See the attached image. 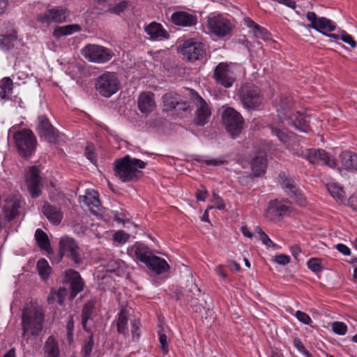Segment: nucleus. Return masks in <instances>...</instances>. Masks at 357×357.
Instances as JSON below:
<instances>
[{"label":"nucleus","mask_w":357,"mask_h":357,"mask_svg":"<svg viewBox=\"0 0 357 357\" xmlns=\"http://www.w3.org/2000/svg\"><path fill=\"white\" fill-rule=\"evenodd\" d=\"M43 213L48 220L53 225H58L62 220L63 213L61 208L55 206L50 205L47 202H45L43 206Z\"/></svg>","instance_id":"obj_26"},{"label":"nucleus","mask_w":357,"mask_h":357,"mask_svg":"<svg viewBox=\"0 0 357 357\" xmlns=\"http://www.w3.org/2000/svg\"><path fill=\"white\" fill-rule=\"evenodd\" d=\"M138 107L142 113L149 114L155 107L154 94L153 93H142L138 98Z\"/></svg>","instance_id":"obj_27"},{"label":"nucleus","mask_w":357,"mask_h":357,"mask_svg":"<svg viewBox=\"0 0 357 357\" xmlns=\"http://www.w3.org/2000/svg\"><path fill=\"white\" fill-rule=\"evenodd\" d=\"M293 106L292 98L289 96H282L277 101L276 110L280 121L286 120L291 114V108Z\"/></svg>","instance_id":"obj_23"},{"label":"nucleus","mask_w":357,"mask_h":357,"mask_svg":"<svg viewBox=\"0 0 357 357\" xmlns=\"http://www.w3.org/2000/svg\"><path fill=\"white\" fill-rule=\"evenodd\" d=\"M13 139L21 156L29 158L34 153L37 140L31 130L25 128L15 132Z\"/></svg>","instance_id":"obj_4"},{"label":"nucleus","mask_w":357,"mask_h":357,"mask_svg":"<svg viewBox=\"0 0 357 357\" xmlns=\"http://www.w3.org/2000/svg\"><path fill=\"white\" fill-rule=\"evenodd\" d=\"M129 234H126L123 231H118L113 235L114 241L120 243H124L127 242L129 239Z\"/></svg>","instance_id":"obj_52"},{"label":"nucleus","mask_w":357,"mask_h":357,"mask_svg":"<svg viewBox=\"0 0 357 357\" xmlns=\"http://www.w3.org/2000/svg\"><path fill=\"white\" fill-rule=\"evenodd\" d=\"M222 123L229 135L235 138L243 129L244 119L241 114L231 107H227L222 113Z\"/></svg>","instance_id":"obj_8"},{"label":"nucleus","mask_w":357,"mask_h":357,"mask_svg":"<svg viewBox=\"0 0 357 357\" xmlns=\"http://www.w3.org/2000/svg\"><path fill=\"white\" fill-rule=\"evenodd\" d=\"M340 39L349 44L351 47L354 48L356 46V43L352 38V36L347 33L345 31H342L340 33Z\"/></svg>","instance_id":"obj_55"},{"label":"nucleus","mask_w":357,"mask_h":357,"mask_svg":"<svg viewBox=\"0 0 357 357\" xmlns=\"http://www.w3.org/2000/svg\"><path fill=\"white\" fill-rule=\"evenodd\" d=\"M308 268L315 273H320L322 271L321 259L317 257L311 258L307 263Z\"/></svg>","instance_id":"obj_44"},{"label":"nucleus","mask_w":357,"mask_h":357,"mask_svg":"<svg viewBox=\"0 0 357 357\" xmlns=\"http://www.w3.org/2000/svg\"><path fill=\"white\" fill-rule=\"evenodd\" d=\"M212 202L213 204V205L212 206L213 208L215 207L220 210L224 209L225 208L223 199L218 194L215 192L213 193Z\"/></svg>","instance_id":"obj_56"},{"label":"nucleus","mask_w":357,"mask_h":357,"mask_svg":"<svg viewBox=\"0 0 357 357\" xmlns=\"http://www.w3.org/2000/svg\"><path fill=\"white\" fill-rule=\"evenodd\" d=\"M170 271L167 261L158 256V284L170 277Z\"/></svg>","instance_id":"obj_31"},{"label":"nucleus","mask_w":357,"mask_h":357,"mask_svg":"<svg viewBox=\"0 0 357 357\" xmlns=\"http://www.w3.org/2000/svg\"><path fill=\"white\" fill-rule=\"evenodd\" d=\"M306 18L310 22L307 27L313 29L324 35L335 29V24L332 20L324 17H318L314 12L308 11L306 13Z\"/></svg>","instance_id":"obj_14"},{"label":"nucleus","mask_w":357,"mask_h":357,"mask_svg":"<svg viewBox=\"0 0 357 357\" xmlns=\"http://www.w3.org/2000/svg\"><path fill=\"white\" fill-rule=\"evenodd\" d=\"M169 33L163 28L162 24L158 23V38L168 39Z\"/></svg>","instance_id":"obj_64"},{"label":"nucleus","mask_w":357,"mask_h":357,"mask_svg":"<svg viewBox=\"0 0 357 357\" xmlns=\"http://www.w3.org/2000/svg\"><path fill=\"white\" fill-rule=\"evenodd\" d=\"M26 182L31 196L33 198L38 197L41 193L42 183L37 167L33 166L29 168L26 175Z\"/></svg>","instance_id":"obj_18"},{"label":"nucleus","mask_w":357,"mask_h":357,"mask_svg":"<svg viewBox=\"0 0 357 357\" xmlns=\"http://www.w3.org/2000/svg\"><path fill=\"white\" fill-rule=\"evenodd\" d=\"M17 36L15 33L8 35H1L0 36V49L3 51L10 50L14 47V43L16 40Z\"/></svg>","instance_id":"obj_39"},{"label":"nucleus","mask_w":357,"mask_h":357,"mask_svg":"<svg viewBox=\"0 0 357 357\" xmlns=\"http://www.w3.org/2000/svg\"><path fill=\"white\" fill-rule=\"evenodd\" d=\"M333 331L338 335H343L347 332V325L341 321H335L332 325Z\"/></svg>","instance_id":"obj_46"},{"label":"nucleus","mask_w":357,"mask_h":357,"mask_svg":"<svg viewBox=\"0 0 357 357\" xmlns=\"http://www.w3.org/2000/svg\"><path fill=\"white\" fill-rule=\"evenodd\" d=\"M159 342L161 345V349L163 355H166L169 352V344L167 342V337L165 334L161 333L159 335Z\"/></svg>","instance_id":"obj_57"},{"label":"nucleus","mask_w":357,"mask_h":357,"mask_svg":"<svg viewBox=\"0 0 357 357\" xmlns=\"http://www.w3.org/2000/svg\"><path fill=\"white\" fill-rule=\"evenodd\" d=\"M37 132L40 138L49 143L55 144L58 141V130L50 123L45 116H40L38 119Z\"/></svg>","instance_id":"obj_16"},{"label":"nucleus","mask_w":357,"mask_h":357,"mask_svg":"<svg viewBox=\"0 0 357 357\" xmlns=\"http://www.w3.org/2000/svg\"><path fill=\"white\" fill-rule=\"evenodd\" d=\"M282 185L289 195H291L292 193H296V190L298 189L294 183V180L288 177H285L283 179Z\"/></svg>","instance_id":"obj_43"},{"label":"nucleus","mask_w":357,"mask_h":357,"mask_svg":"<svg viewBox=\"0 0 357 357\" xmlns=\"http://www.w3.org/2000/svg\"><path fill=\"white\" fill-rule=\"evenodd\" d=\"M35 238L38 247L45 251L51 249L50 242L45 232L41 229H37L35 231Z\"/></svg>","instance_id":"obj_35"},{"label":"nucleus","mask_w":357,"mask_h":357,"mask_svg":"<svg viewBox=\"0 0 357 357\" xmlns=\"http://www.w3.org/2000/svg\"><path fill=\"white\" fill-rule=\"evenodd\" d=\"M129 310L126 309H121L119 312L118 319L116 320L117 331L119 333H128V321L129 320Z\"/></svg>","instance_id":"obj_34"},{"label":"nucleus","mask_w":357,"mask_h":357,"mask_svg":"<svg viewBox=\"0 0 357 357\" xmlns=\"http://www.w3.org/2000/svg\"><path fill=\"white\" fill-rule=\"evenodd\" d=\"M43 349L44 357H61L59 342L52 335L47 338Z\"/></svg>","instance_id":"obj_28"},{"label":"nucleus","mask_w":357,"mask_h":357,"mask_svg":"<svg viewBox=\"0 0 357 357\" xmlns=\"http://www.w3.org/2000/svg\"><path fill=\"white\" fill-rule=\"evenodd\" d=\"M81 30L79 25L73 24L62 26H56L53 31V36L57 39L61 37L71 35Z\"/></svg>","instance_id":"obj_32"},{"label":"nucleus","mask_w":357,"mask_h":357,"mask_svg":"<svg viewBox=\"0 0 357 357\" xmlns=\"http://www.w3.org/2000/svg\"><path fill=\"white\" fill-rule=\"evenodd\" d=\"M20 207V202L16 199L6 201L3 206L5 219L8 222L13 220L19 214Z\"/></svg>","instance_id":"obj_30"},{"label":"nucleus","mask_w":357,"mask_h":357,"mask_svg":"<svg viewBox=\"0 0 357 357\" xmlns=\"http://www.w3.org/2000/svg\"><path fill=\"white\" fill-rule=\"evenodd\" d=\"M207 28L210 33L218 37L229 35L232 29L231 21L222 15L207 17Z\"/></svg>","instance_id":"obj_11"},{"label":"nucleus","mask_w":357,"mask_h":357,"mask_svg":"<svg viewBox=\"0 0 357 357\" xmlns=\"http://www.w3.org/2000/svg\"><path fill=\"white\" fill-rule=\"evenodd\" d=\"M0 98L5 99L8 95L11 94L13 92V80L8 77L3 78L0 80Z\"/></svg>","instance_id":"obj_37"},{"label":"nucleus","mask_w":357,"mask_h":357,"mask_svg":"<svg viewBox=\"0 0 357 357\" xmlns=\"http://www.w3.org/2000/svg\"><path fill=\"white\" fill-rule=\"evenodd\" d=\"M179 96L175 93H167L162 97L164 109L172 110L175 105L178 103Z\"/></svg>","instance_id":"obj_38"},{"label":"nucleus","mask_w":357,"mask_h":357,"mask_svg":"<svg viewBox=\"0 0 357 357\" xmlns=\"http://www.w3.org/2000/svg\"><path fill=\"white\" fill-rule=\"evenodd\" d=\"M198 162L204 163L206 165L219 166L227 163V160L224 158H214L210 160H197Z\"/></svg>","instance_id":"obj_49"},{"label":"nucleus","mask_w":357,"mask_h":357,"mask_svg":"<svg viewBox=\"0 0 357 357\" xmlns=\"http://www.w3.org/2000/svg\"><path fill=\"white\" fill-rule=\"evenodd\" d=\"M208 191L204 185H201L196 192V198L197 201L204 202L206 199Z\"/></svg>","instance_id":"obj_60"},{"label":"nucleus","mask_w":357,"mask_h":357,"mask_svg":"<svg viewBox=\"0 0 357 357\" xmlns=\"http://www.w3.org/2000/svg\"><path fill=\"white\" fill-rule=\"evenodd\" d=\"M131 324V333L133 337H139V321L135 319L130 321Z\"/></svg>","instance_id":"obj_63"},{"label":"nucleus","mask_w":357,"mask_h":357,"mask_svg":"<svg viewBox=\"0 0 357 357\" xmlns=\"http://www.w3.org/2000/svg\"><path fill=\"white\" fill-rule=\"evenodd\" d=\"M67 295V290L65 288H60L58 291H51L50 296H48V302L50 303L54 301L60 305H63L64 298Z\"/></svg>","instance_id":"obj_42"},{"label":"nucleus","mask_w":357,"mask_h":357,"mask_svg":"<svg viewBox=\"0 0 357 357\" xmlns=\"http://www.w3.org/2000/svg\"><path fill=\"white\" fill-rule=\"evenodd\" d=\"M178 52L190 61L200 60L205 54L204 45L195 38H190L178 46Z\"/></svg>","instance_id":"obj_10"},{"label":"nucleus","mask_w":357,"mask_h":357,"mask_svg":"<svg viewBox=\"0 0 357 357\" xmlns=\"http://www.w3.org/2000/svg\"><path fill=\"white\" fill-rule=\"evenodd\" d=\"M146 163L137 158H131L127 155L114 162L115 176L123 182H129L134 180L139 169H144Z\"/></svg>","instance_id":"obj_2"},{"label":"nucleus","mask_w":357,"mask_h":357,"mask_svg":"<svg viewBox=\"0 0 357 357\" xmlns=\"http://www.w3.org/2000/svg\"><path fill=\"white\" fill-rule=\"evenodd\" d=\"M268 127L271 130V134L275 135L282 144H287L296 137L293 132L286 128H281V126L276 123L273 122L270 123L268 125Z\"/></svg>","instance_id":"obj_22"},{"label":"nucleus","mask_w":357,"mask_h":357,"mask_svg":"<svg viewBox=\"0 0 357 357\" xmlns=\"http://www.w3.org/2000/svg\"><path fill=\"white\" fill-rule=\"evenodd\" d=\"M145 31L150 36V38L153 40L156 39V22H151L145 27Z\"/></svg>","instance_id":"obj_58"},{"label":"nucleus","mask_w":357,"mask_h":357,"mask_svg":"<svg viewBox=\"0 0 357 357\" xmlns=\"http://www.w3.org/2000/svg\"><path fill=\"white\" fill-rule=\"evenodd\" d=\"M190 108V105L188 102L183 101L179 96V99L178 103L175 105V107L173 108L176 112H179L181 111H188Z\"/></svg>","instance_id":"obj_59"},{"label":"nucleus","mask_w":357,"mask_h":357,"mask_svg":"<svg viewBox=\"0 0 357 357\" xmlns=\"http://www.w3.org/2000/svg\"><path fill=\"white\" fill-rule=\"evenodd\" d=\"M213 78L225 88L231 87L235 82L234 73L228 63L221 62L214 69Z\"/></svg>","instance_id":"obj_15"},{"label":"nucleus","mask_w":357,"mask_h":357,"mask_svg":"<svg viewBox=\"0 0 357 357\" xmlns=\"http://www.w3.org/2000/svg\"><path fill=\"white\" fill-rule=\"evenodd\" d=\"M295 316L298 321H300L304 324L310 325L312 322V319L310 317V316L302 311H296L295 313Z\"/></svg>","instance_id":"obj_53"},{"label":"nucleus","mask_w":357,"mask_h":357,"mask_svg":"<svg viewBox=\"0 0 357 357\" xmlns=\"http://www.w3.org/2000/svg\"><path fill=\"white\" fill-rule=\"evenodd\" d=\"M94 341L93 335H91L89 340L86 342L82 349V353L84 357H89L93 348Z\"/></svg>","instance_id":"obj_47"},{"label":"nucleus","mask_w":357,"mask_h":357,"mask_svg":"<svg viewBox=\"0 0 357 357\" xmlns=\"http://www.w3.org/2000/svg\"><path fill=\"white\" fill-rule=\"evenodd\" d=\"M239 98L243 106L248 110L257 109L263 102V93L261 89L252 83H246L241 86Z\"/></svg>","instance_id":"obj_3"},{"label":"nucleus","mask_w":357,"mask_h":357,"mask_svg":"<svg viewBox=\"0 0 357 357\" xmlns=\"http://www.w3.org/2000/svg\"><path fill=\"white\" fill-rule=\"evenodd\" d=\"M172 22L179 26L191 27L197 24V17L185 11H176L171 16Z\"/></svg>","instance_id":"obj_20"},{"label":"nucleus","mask_w":357,"mask_h":357,"mask_svg":"<svg viewBox=\"0 0 357 357\" xmlns=\"http://www.w3.org/2000/svg\"><path fill=\"white\" fill-rule=\"evenodd\" d=\"M339 158L344 169L357 172V154L356 153L351 151H344L340 154Z\"/></svg>","instance_id":"obj_24"},{"label":"nucleus","mask_w":357,"mask_h":357,"mask_svg":"<svg viewBox=\"0 0 357 357\" xmlns=\"http://www.w3.org/2000/svg\"><path fill=\"white\" fill-rule=\"evenodd\" d=\"M275 261L280 265H287L290 261V257L288 255L280 254L275 257Z\"/></svg>","instance_id":"obj_62"},{"label":"nucleus","mask_w":357,"mask_h":357,"mask_svg":"<svg viewBox=\"0 0 357 357\" xmlns=\"http://www.w3.org/2000/svg\"><path fill=\"white\" fill-rule=\"evenodd\" d=\"M251 167L255 176L263 174L266 169V159L264 152H259L253 158Z\"/></svg>","instance_id":"obj_29"},{"label":"nucleus","mask_w":357,"mask_h":357,"mask_svg":"<svg viewBox=\"0 0 357 357\" xmlns=\"http://www.w3.org/2000/svg\"><path fill=\"white\" fill-rule=\"evenodd\" d=\"M44 312L41 307L29 306L24 308L22 314V341L29 344L36 339L43 328Z\"/></svg>","instance_id":"obj_1"},{"label":"nucleus","mask_w":357,"mask_h":357,"mask_svg":"<svg viewBox=\"0 0 357 357\" xmlns=\"http://www.w3.org/2000/svg\"><path fill=\"white\" fill-rule=\"evenodd\" d=\"M186 301L190 305V307L195 312H201L202 310L204 309L202 305L199 303V301L197 298H187Z\"/></svg>","instance_id":"obj_54"},{"label":"nucleus","mask_w":357,"mask_h":357,"mask_svg":"<svg viewBox=\"0 0 357 357\" xmlns=\"http://www.w3.org/2000/svg\"><path fill=\"white\" fill-rule=\"evenodd\" d=\"M289 196L294 198L298 205L303 206L306 204V199L303 197L298 189L296 190V193H292Z\"/></svg>","instance_id":"obj_61"},{"label":"nucleus","mask_w":357,"mask_h":357,"mask_svg":"<svg viewBox=\"0 0 357 357\" xmlns=\"http://www.w3.org/2000/svg\"><path fill=\"white\" fill-rule=\"evenodd\" d=\"M66 278L70 283V298L73 299L79 292L82 291L84 287L83 281L79 273L73 270H68L66 272Z\"/></svg>","instance_id":"obj_21"},{"label":"nucleus","mask_w":357,"mask_h":357,"mask_svg":"<svg viewBox=\"0 0 357 357\" xmlns=\"http://www.w3.org/2000/svg\"><path fill=\"white\" fill-rule=\"evenodd\" d=\"M327 189L331 195L336 199L337 202H342L344 197V192L341 187L335 183H329L327 185Z\"/></svg>","instance_id":"obj_40"},{"label":"nucleus","mask_w":357,"mask_h":357,"mask_svg":"<svg viewBox=\"0 0 357 357\" xmlns=\"http://www.w3.org/2000/svg\"><path fill=\"white\" fill-rule=\"evenodd\" d=\"M286 120L289 121V125L301 132H307L310 129L306 116L300 112L292 113Z\"/></svg>","instance_id":"obj_25"},{"label":"nucleus","mask_w":357,"mask_h":357,"mask_svg":"<svg viewBox=\"0 0 357 357\" xmlns=\"http://www.w3.org/2000/svg\"><path fill=\"white\" fill-rule=\"evenodd\" d=\"M59 252L75 264L82 263L83 252L75 239L68 236L61 237L59 241Z\"/></svg>","instance_id":"obj_9"},{"label":"nucleus","mask_w":357,"mask_h":357,"mask_svg":"<svg viewBox=\"0 0 357 357\" xmlns=\"http://www.w3.org/2000/svg\"><path fill=\"white\" fill-rule=\"evenodd\" d=\"M84 202L89 210L94 214H97L100 210V202L96 196V192H89L84 197Z\"/></svg>","instance_id":"obj_33"},{"label":"nucleus","mask_w":357,"mask_h":357,"mask_svg":"<svg viewBox=\"0 0 357 357\" xmlns=\"http://www.w3.org/2000/svg\"><path fill=\"white\" fill-rule=\"evenodd\" d=\"M37 270L40 276L43 279L46 280L51 273V268L45 259H40L37 263Z\"/></svg>","instance_id":"obj_41"},{"label":"nucleus","mask_w":357,"mask_h":357,"mask_svg":"<svg viewBox=\"0 0 357 357\" xmlns=\"http://www.w3.org/2000/svg\"><path fill=\"white\" fill-rule=\"evenodd\" d=\"M94 309V304L92 302H87L83 307L82 311V324L84 330L89 331L87 327V322L91 319V316Z\"/></svg>","instance_id":"obj_36"},{"label":"nucleus","mask_w":357,"mask_h":357,"mask_svg":"<svg viewBox=\"0 0 357 357\" xmlns=\"http://www.w3.org/2000/svg\"><path fill=\"white\" fill-rule=\"evenodd\" d=\"M94 151V146L91 144L87 145L85 148V155L93 164H96L97 162L96 154Z\"/></svg>","instance_id":"obj_50"},{"label":"nucleus","mask_w":357,"mask_h":357,"mask_svg":"<svg viewBox=\"0 0 357 357\" xmlns=\"http://www.w3.org/2000/svg\"><path fill=\"white\" fill-rule=\"evenodd\" d=\"M128 254L144 263L149 269L156 271V255L154 251L145 244L139 242L135 243L128 248Z\"/></svg>","instance_id":"obj_7"},{"label":"nucleus","mask_w":357,"mask_h":357,"mask_svg":"<svg viewBox=\"0 0 357 357\" xmlns=\"http://www.w3.org/2000/svg\"><path fill=\"white\" fill-rule=\"evenodd\" d=\"M66 10L61 7H54L38 15L37 20L44 24L61 23L66 20Z\"/></svg>","instance_id":"obj_17"},{"label":"nucleus","mask_w":357,"mask_h":357,"mask_svg":"<svg viewBox=\"0 0 357 357\" xmlns=\"http://www.w3.org/2000/svg\"><path fill=\"white\" fill-rule=\"evenodd\" d=\"M254 34L256 37L260 38L264 40L271 39V33L260 25L257 26V29L254 31Z\"/></svg>","instance_id":"obj_48"},{"label":"nucleus","mask_w":357,"mask_h":357,"mask_svg":"<svg viewBox=\"0 0 357 357\" xmlns=\"http://www.w3.org/2000/svg\"><path fill=\"white\" fill-rule=\"evenodd\" d=\"M80 52L86 60L96 63H105L114 56L111 49L96 44H87Z\"/></svg>","instance_id":"obj_5"},{"label":"nucleus","mask_w":357,"mask_h":357,"mask_svg":"<svg viewBox=\"0 0 357 357\" xmlns=\"http://www.w3.org/2000/svg\"><path fill=\"white\" fill-rule=\"evenodd\" d=\"M257 232L259 234L261 242L268 247L274 246L273 242L270 239L268 236L260 227H257Z\"/></svg>","instance_id":"obj_51"},{"label":"nucleus","mask_w":357,"mask_h":357,"mask_svg":"<svg viewBox=\"0 0 357 357\" xmlns=\"http://www.w3.org/2000/svg\"><path fill=\"white\" fill-rule=\"evenodd\" d=\"M290 212L291 202L289 200L275 199L268 203L264 215L269 220L274 221L280 217L289 215Z\"/></svg>","instance_id":"obj_13"},{"label":"nucleus","mask_w":357,"mask_h":357,"mask_svg":"<svg viewBox=\"0 0 357 357\" xmlns=\"http://www.w3.org/2000/svg\"><path fill=\"white\" fill-rule=\"evenodd\" d=\"M96 89L102 96L109 98L120 89V81L116 73L106 72L96 80Z\"/></svg>","instance_id":"obj_6"},{"label":"nucleus","mask_w":357,"mask_h":357,"mask_svg":"<svg viewBox=\"0 0 357 357\" xmlns=\"http://www.w3.org/2000/svg\"><path fill=\"white\" fill-rule=\"evenodd\" d=\"M128 6V3L126 1H122L115 6L109 5L107 10L112 13L120 15L127 8Z\"/></svg>","instance_id":"obj_45"},{"label":"nucleus","mask_w":357,"mask_h":357,"mask_svg":"<svg viewBox=\"0 0 357 357\" xmlns=\"http://www.w3.org/2000/svg\"><path fill=\"white\" fill-rule=\"evenodd\" d=\"M305 158L312 164H317L321 161L331 167L336 166L335 159L323 149H310Z\"/></svg>","instance_id":"obj_19"},{"label":"nucleus","mask_w":357,"mask_h":357,"mask_svg":"<svg viewBox=\"0 0 357 357\" xmlns=\"http://www.w3.org/2000/svg\"><path fill=\"white\" fill-rule=\"evenodd\" d=\"M193 96L192 101L196 107L195 112L194 123L196 126H203L208 123L211 115V110L204 99L196 91L191 90Z\"/></svg>","instance_id":"obj_12"}]
</instances>
